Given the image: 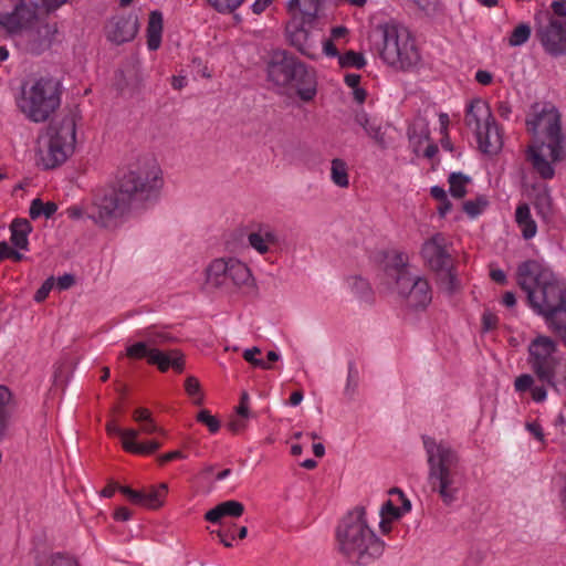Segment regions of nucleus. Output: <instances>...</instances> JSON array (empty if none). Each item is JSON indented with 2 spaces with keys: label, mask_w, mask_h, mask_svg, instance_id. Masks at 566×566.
<instances>
[{
  "label": "nucleus",
  "mask_w": 566,
  "mask_h": 566,
  "mask_svg": "<svg viewBox=\"0 0 566 566\" xmlns=\"http://www.w3.org/2000/svg\"><path fill=\"white\" fill-rule=\"evenodd\" d=\"M516 282L535 313L566 347V282L545 263L527 260L516 269Z\"/></svg>",
  "instance_id": "f257e3e1"
},
{
  "label": "nucleus",
  "mask_w": 566,
  "mask_h": 566,
  "mask_svg": "<svg viewBox=\"0 0 566 566\" xmlns=\"http://www.w3.org/2000/svg\"><path fill=\"white\" fill-rule=\"evenodd\" d=\"M337 552L350 564L368 566L379 559L386 543L370 525L367 509L358 504L339 518L335 527Z\"/></svg>",
  "instance_id": "f03ea898"
},
{
  "label": "nucleus",
  "mask_w": 566,
  "mask_h": 566,
  "mask_svg": "<svg viewBox=\"0 0 566 566\" xmlns=\"http://www.w3.org/2000/svg\"><path fill=\"white\" fill-rule=\"evenodd\" d=\"M426 452L428 484L444 505L453 504L464 484V470L458 451L444 439L421 436Z\"/></svg>",
  "instance_id": "7ed1b4c3"
},
{
  "label": "nucleus",
  "mask_w": 566,
  "mask_h": 566,
  "mask_svg": "<svg viewBox=\"0 0 566 566\" xmlns=\"http://www.w3.org/2000/svg\"><path fill=\"white\" fill-rule=\"evenodd\" d=\"M67 0H18L10 12L0 11V33H18L21 30L32 31V50L36 53L50 46L56 24L48 21V14L56 10Z\"/></svg>",
  "instance_id": "20e7f679"
},
{
  "label": "nucleus",
  "mask_w": 566,
  "mask_h": 566,
  "mask_svg": "<svg viewBox=\"0 0 566 566\" xmlns=\"http://www.w3.org/2000/svg\"><path fill=\"white\" fill-rule=\"evenodd\" d=\"M62 82L53 76L42 75L23 80L13 94L17 111L30 123L42 124L61 107Z\"/></svg>",
  "instance_id": "39448f33"
},
{
  "label": "nucleus",
  "mask_w": 566,
  "mask_h": 566,
  "mask_svg": "<svg viewBox=\"0 0 566 566\" xmlns=\"http://www.w3.org/2000/svg\"><path fill=\"white\" fill-rule=\"evenodd\" d=\"M268 80L276 91L287 97L311 101L316 94V80L294 55L283 50L270 55L266 66Z\"/></svg>",
  "instance_id": "423d86ee"
},
{
  "label": "nucleus",
  "mask_w": 566,
  "mask_h": 566,
  "mask_svg": "<svg viewBox=\"0 0 566 566\" xmlns=\"http://www.w3.org/2000/svg\"><path fill=\"white\" fill-rule=\"evenodd\" d=\"M120 193L134 212L154 206L161 193L164 177L155 159H145L132 167L119 180Z\"/></svg>",
  "instance_id": "0eeeda50"
},
{
  "label": "nucleus",
  "mask_w": 566,
  "mask_h": 566,
  "mask_svg": "<svg viewBox=\"0 0 566 566\" xmlns=\"http://www.w3.org/2000/svg\"><path fill=\"white\" fill-rule=\"evenodd\" d=\"M80 116L71 109L61 118L52 122L46 135L40 139L36 149V165L43 169H53L66 161L76 144V125Z\"/></svg>",
  "instance_id": "6e6552de"
},
{
  "label": "nucleus",
  "mask_w": 566,
  "mask_h": 566,
  "mask_svg": "<svg viewBox=\"0 0 566 566\" xmlns=\"http://www.w3.org/2000/svg\"><path fill=\"white\" fill-rule=\"evenodd\" d=\"M291 15L285 25V35L292 46L310 57L317 56L318 0H290Z\"/></svg>",
  "instance_id": "1a4fd4ad"
},
{
  "label": "nucleus",
  "mask_w": 566,
  "mask_h": 566,
  "mask_svg": "<svg viewBox=\"0 0 566 566\" xmlns=\"http://www.w3.org/2000/svg\"><path fill=\"white\" fill-rule=\"evenodd\" d=\"M385 276L392 282L395 290L413 310L426 308L432 301V292L428 281L412 275L408 270V255L392 252L386 256Z\"/></svg>",
  "instance_id": "9d476101"
},
{
  "label": "nucleus",
  "mask_w": 566,
  "mask_h": 566,
  "mask_svg": "<svg viewBox=\"0 0 566 566\" xmlns=\"http://www.w3.org/2000/svg\"><path fill=\"white\" fill-rule=\"evenodd\" d=\"M375 34L385 63L401 71H409L419 64L420 53L407 29L384 23L376 27Z\"/></svg>",
  "instance_id": "9b49d317"
},
{
  "label": "nucleus",
  "mask_w": 566,
  "mask_h": 566,
  "mask_svg": "<svg viewBox=\"0 0 566 566\" xmlns=\"http://www.w3.org/2000/svg\"><path fill=\"white\" fill-rule=\"evenodd\" d=\"M137 336L143 340L127 346L125 355L128 358H146L148 364L157 366L160 371H167L169 368L178 373L184 370V356L178 350L159 349L172 339L167 331L151 326L138 331Z\"/></svg>",
  "instance_id": "f8f14e48"
},
{
  "label": "nucleus",
  "mask_w": 566,
  "mask_h": 566,
  "mask_svg": "<svg viewBox=\"0 0 566 566\" xmlns=\"http://www.w3.org/2000/svg\"><path fill=\"white\" fill-rule=\"evenodd\" d=\"M528 132L535 136L545 135L548 139L546 147L549 149L552 161H560L566 156L560 132V114L551 103H535L526 118Z\"/></svg>",
  "instance_id": "ddd939ff"
},
{
  "label": "nucleus",
  "mask_w": 566,
  "mask_h": 566,
  "mask_svg": "<svg viewBox=\"0 0 566 566\" xmlns=\"http://www.w3.org/2000/svg\"><path fill=\"white\" fill-rule=\"evenodd\" d=\"M134 213L119 187L96 190L88 202L86 217L98 227L113 229Z\"/></svg>",
  "instance_id": "4468645a"
},
{
  "label": "nucleus",
  "mask_w": 566,
  "mask_h": 566,
  "mask_svg": "<svg viewBox=\"0 0 566 566\" xmlns=\"http://www.w3.org/2000/svg\"><path fill=\"white\" fill-rule=\"evenodd\" d=\"M527 353V364L537 379L557 389L555 380L564 367L557 342L549 336L537 335L530 342Z\"/></svg>",
  "instance_id": "2eb2a0df"
},
{
  "label": "nucleus",
  "mask_w": 566,
  "mask_h": 566,
  "mask_svg": "<svg viewBox=\"0 0 566 566\" xmlns=\"http://www.w3.org/2000/svg\"><path fill=\"white\" fill-rule=\"evenodd\" d=\"M465 125L475 134L480 149L485 154H496L502 147V137L495 125L489 104L480 98L467 107Z\"/></svg>",
  "instance_id": "dca6fc26"
},
{
  "label": "nucleus",
  "mask_w": 566,
  "mask_h": 566,
  "mask_svg": "<svg viewBox=\"0 0 566 566\" xmlns=\"http://www.w3.org/2000/svg\"><path fill=\"white\" fill-rule=\"evenodd\" d=\"M206 281L213 287L230 290L248 286L253 279L250 269L243 262L234 258H220L208 265Z\"/></svg>",
  "instance_id": "f3484780"
},
{
  "label": "nucleus",
  "mask_w": 566,
  "mask_h": 566,
  "mask_svg": "<svg viewBox=\"0 0 566 566\" xmlns=\"http://www.w3.org/2000/svg\"><path fill=\"white\" fill-rule=\"evenodd\" d=\"M116 490H119L130 503L150 510H156L164 504L168 488L167 484L160 483L157 486H149L143 490H133L129 486H118L116 483L107 484L101 492L104 497H112Z\"/></svg>",
  "instance_id": "a211bd4d"
},
{
  "label": "nucleus",
  "mask_w": 566,
  "mask_h": 566,
  "mask_svg": "<svg viewBox=\"0 0 566 566\" xmlns=\"http://www.w3.org/2000/svg\"><path fill=\"white\" fill-rule=\"evenodd\" d=\"M536 35L545 52L549 55L560 56L566 54V21L551 15L547 24L536 29Z\"/></svg>",
  "instance_id": "6ab92c4d"
},
{
  "label": "nucleus",
  "mask_w": 566,
  "mask_h": 566,
  "mask_svg": "<svg viewBox=\"0 0 566 566\" xmlns=\"http://www.w3.org/2000/svg\"><path fill=\"white\" fill-rule=\"evenodd\" d=\"M450 243L444 234L434 233L426 240L421 248V255L433 271L452 269L453 260L449 251Z\"/></svg>",
  "instance_id": "aec40b11"
},
{
  "label": "nucleus",
  "mask_w": 566,
  "mask_h": 566,
  "mask_svg": "<svg viewBox=\"0 0 566 566\" xmlns=\"http://www.w3.org/2000/svg\"><path fill=\"white\" fill-rule=\"evenodd\" d=\"M106 430L112 436H118L122 441L123 449L129 453L148 455L157 451L161 444L157 441L138 442L139 431L136 429H122L116 423L106 424Z\"/></svg>",
  "instance_id": "412c9836"
},
{
  "label": "nucleus",
  "mask_w": 566,
  "mask_h": 566,
  "mask_svg": "<svg viewBox=\"0 0 566 566\" xmlns=\"http://www.w3.org/2000/svg\"><path fill=\"white\" fill-rule=\"evenodd\" d=\"M248 242L259 254L265 255L280 248L281 237L273 226L260 223L249 232Z\"/></svg>",
  "instance_id": "4be33fe9"
},
{
  "label": "nucleus",
  "mask_w": 566,
  "mask_h": 566,
  "mask_svg": "<svg viewBox=\"0 0 566 566\" xmlns=\"http://www.w3.org/2000/svg\"><path fill=\"white\" fill-rule=\"evenodd\" d=\"M137 31L138 19L133 13L116 15L106 25V36L115 44L132 41L137 34Z\"/></svg>",
  "instance_id": "5701e85b"
},
{
  "label": "nucleus",
  "mask_w": 566,
  "mask_h": 566,
  "mask_svg": "<svg viewBox=\"0 0 566 566\" xmlns=\"http://www.w3.org/2000/svg\"><path fill=\"white\" fill-rule=\"evenodd\" d=\"M354 122L360 126L366 135L381 149L387 148L385 132L381 123L377 118L369 116L364 109H358L354 114Z\"/></svg>",
  "instance_id": "b1692460"
},
{
  "label": "nucleus",
  "mask_w": 566,
  "mask_h": 566,
  "mask_svg": "<svg viewBox=\"0 0 566 566\" xmlns=\"http://www.w3.org/2000/svg\"><path fill=\"white\" fill-rule=\"evenodd\" d=\"M244 506L242 503L229 500L224 501L218 505H216L213 509L209 510L205 518L213 524L221 523L222 518L224 517H239L243 514Z\"/></svg>",
  "instance_id": "393cba45"
},
{
  "label": "nucleus",
  "mask_w": 566,
  "mask_h": 566,
  "mask_svg": "<svg viewBox=\"0 0 566 566\" xmlns=\"http://www.w3.org/2000/svg\"><path fill=\"white\" fill-rule=\"evenodd\" d=\"M546 147L544 143L539 145H532L527 149V160L531 161L534 170L543 179H552L555 175V169L552 164L543 156V148Z\"/></svg>",
  "instance_id": "a878e982"
},
{
  "label": "nucleus",
  "mask_w": 566,
  "mask_h": 566,
  "mask_svg": "<svg viewBox=\"0 0 566 566\" xmlns=\"http://www.w3.org/2000/svg\"><path fill=\"white\" fill-rule=\"evenodd\" d=\"M164 19L159 11H151L147 24V46L150 51H156L161 44Z\"/></svg>",
  "instance_id": "bb28decb"
},
{
  "label": "nucleus",
  "mask_w": 566,
  "mask_h": 566,
  "mask_svg": "<svg viewBox=\"0 0 566 566\" xmlns=\"http://www.w3.org/2000/svg\"><path fill=\"white\" fill-rule=\"evenodd\" d=\"M515 221L521 229L524 239L530 240L535 237L537 232V226L535 220L532 218L527 203H521L517 206L515 211Z\"/></svg>",
  "instance_id": "cd10ccee"
},
{
  "label": "nucleus",
  "mask_w": 566,
  "mask_h": 566,
  "mask_svg": "<svg viewBox=\"0 0 566 566\" xmlns=\"http://www.w3.org/2000/svg\"><path fill=\"white\" fill-rule=\"evenodd\" d=\"M10 230L13 245L21 250H28V235L32 230L30 222L27 219H17L12 222Z\"/></svg>",
  "instance_id": "c85d7f7f"
},
{
  "label": "nucleus",
  "mask_w": 566,
  "mask_h": 566,
  "mask_svg": "<svg viewBox=\"0 0 566 566\" xmlns=\"http://www.w3.org/2000/svg\"><path fill=\"white\" fill-rule=\"evenodd\" d=\"M260 355L261 349L258 347H253L244 350L243 358L252 366L262 369H270L272 364L277 361L280 358L279 354L274 350H270L265 358L259 357Z\"/></svg>",
  "instance_id": "c756f323"
},
{
  "label": "nucleus",
  "mask_w": 566,
  "mask_h": 566,
  "mask_svg": "<svg viewBox=\"0 0 566 566\" xmlns=\"http://www.w3.org/2000/svg\"><path fill=\"white\" fill-rule=\"evenodd\" d=\"M12 411V395L6 386H0V437L8 428Z\"/></svg>",
  "instance_id": "7c9ffc66"
},
{
  "label": "nucleus",
  "mask_w": 566,
  "mask_h": 566,
  "mask_svg": "<svg viewBox=\"0 0 566 566\" xmlns=\"http://www.w3.org/2000/svg\"><path fill=\"white\" fill-rule=\"evenodd\" d=\"M534 206L539 216H542L545 219L551 217L553 199L551 197L548 188L545 187L536 192Z\"/></svg>",
  "instance_id": "2f4dec72"
},
{
  "label": "nucleus",
  "mask_w": 566,
  "mask_h": 566,
  "mask_svg": "<svg viewBox=\"0 0 566 566\" xmlns=\"http://www.w3.org/2000/svg\"><path fill=\"white\" fill-rule=\"evenodd\" d=\"M470 178L461 172H452L449 176V191L453 198L461 199L467 195V186Z\"/></svg>",
  "instance_id": "473e14b6"
},
{
  "label": "nucleus",
  "mask_w": 566,
  "mask_h": 566,
  "mask_svg": "<svg viewBox=\"0 0 566 566\" xmlns=\"http://www.w3.org/2000/svg\"><path fill=\"white\" fill-rule=\"evenodd\" d=\"M347 170V165L344 160L336 158L332 161L331 178L336 186L340 188L348 187L349 180Z\"/></svg>",
  "instance_id": "72a5a7b5"
},
{
  "label": "nucleus",
  "mask_w": 566,
  "mask_h": 566,
  "mask_svg": "<svg viewBox=\"0 0 566 566\" xmlns=\"http://www.w3.org/2000/svg\"><path fill=\"white\" fill-rule=\"evenodd\" d=\"M347 285L350 289V291L359 298L367 300L370 295V285L369 283L359 275H352L348 276Z\"/></svg>",
  "instance_id": "f704fd0d"
},
{
  "label": "nucleus",
  "mask_w": 566,
  "mask_h": 566,
  "mask_svg": "<svg viewBox=\"0 0 566 566\" xmlns=\"http://www.w3.org/2000/svg\"><path fill=\"white\" fill-rule=\"evenodd\" d=\"M57 210V206L54 202H42L40 199H33L30 206L31 219H38L41 216L46 218L52 217Z\"/></svg>",
  "instance_id": "c9c22d12"
},
{
  "label": "nucleus",
  "mask_w": 566,
  "mask_h": 566,
  "mask_svg": "<svg viewBox=\"0 0 566 566\" xmlns=\"http://www.w3.org/2000/svg\"><path fill=\"white\" fill-rule=\"evenodd\" d=\"M531 33L532 30L527 23H520L514 28L511 35L509 36V45L521 46L525 44L528 41Z\"/></svg>",
  "instance_id": "e433bc0d"
},
{
  "label": "nucleus",
  "mask_w": 566,
  "mask_h": 566,
  "mask_svg": "<svg viewBox=\"0 0 566 566\" xmlns=\"http://www.w3.org/2000/svg\"><path fill=\"white\" fill-rule=\"evenodd\" d=\"M338 64L340 67L361 69L365 66L366 60L361 53H357L355 51H347L345 54L339 55Z\"/></svg>",
  "instance_id": "4c0bfd02"
},
{
  "label": "nucleus",
  "mask_w": 566,
  "mask_h": 566,
  "mask_svg": "<svg viewBox=\"0 0 566 566\" xmlns=\"http://www.w3.org/2000/svg\"><path fill=\"white\" fill-rule=\"evenodd\" d=\"M358 384H359V373H358L357 368L354 366V364L350 363L348 366L347 381H346V386L344 389V395L348 399L354 398V396L357 391V388H358Z\"/></svg>",
  "instance_id": "58836bf2"
},
{
  "label": "nucleus",
  "mask_w": 566,
  "mask_h": 566,
  "mask_svg": "<svg viewBox=\"0 0 566 566\" xmlns=\"http://www.w3.org/2000/svg\"><path fill=\"white\" fill-rule=\"evenodd\" d=\"M185 390L188 396L192 399L195 405L200 406L203 402V396L201 394L199 380L193 377H187L185 381Z\"/></svg>",
  "instance_id": "ea45409f"
},
{
  "label": "nucleus",
  "mask_w": 566,
  "mask_h": 566,
  "mask_svg": "<svg viewBox=\"0 0 566 566\" xmlns=\"http://www.w3.org/2000/svg\"><path fill=\"white\" fill-rule=\"evenodd\" d=\"M124 76H125L126 83H125V85H122L120 83L118 84V88L120 91H124L126 87L129 88V91H132V92L139 88L143 77L137 67L133 66L130 70L127 71V74Z\"/></svg>",
  "instance_id": "a19ab883"
},
{
  "label": "nucleus",
  "mask_w": 566,
  "mask_h": 566,
  "mask_svg": "<svg viewBox=\"0 0 566 566\" xmlns=\"http://www.w3.org/2000/svg\"><path fill=\"white\" fill-rule=\"evenodd\" d=\"M488 206V200L485 197L481 196L475 198L474 200H468L463 203V210L471 218L479 216Z\"/></svg>",
  "instance_id": "79ce46f5"
},
{
  "label": "nucleus",
  "mask_w": 566,
  "mask_h": 566,
  "mask_svg": "<svg viewBox=\"0 0 566 566\" xmlns=\"http://www.w3.org/2000/svg\"><path fill=\"white\" fill-rule=\"evenodd\" d=\"M220 13H231L237 10L245 0H207Z\"/></svg>",
  "instance_id": "37998d69"
},
{
  "label": "nucleus",
  "mask_w": 566,
  "mask_h": 566,
  "mask_svg": "<svg viewBox=\"0 0 566 566\" xmlns=\"http://www.w3.org/2000/svg\"><path fill=\"white\" fill-rule=\"evenodd\" d=\"M46 566H80L78 560L65 553L52 554L46 562Z\"/></svg>",
  "instance_id": "c03bdc74"
},
{
  "label": "nucleus",
  "mask_w": 566,
  "mask_h": 566,
  "mask_svg": "<svg viewBox=\"0 0 566 566\" xmlns=\"http://www.w3.org/2000/svg\"><path fill=\"white\" fill-rule=\"evenodd\" d=\"M451 270L452 269L441 271L444 273L441 279L442 289L449 294L454 293L460 287V282Z\"/></svg>",
  "instance_id": "a18cd8bd"
},
{
  "label": "nucleus",
  "mask_w": 566,
  "mask_h": 566,
  "mask_svg": "<svg viewBox=\"0 0 566 566\" xmlns=\"http://www.w3.org/2000/svg\"><path fill=\"white\" fill-rule=\"evenodd\" d=\"M197 420L205 426L211 433H217L220 429V421L213 417L207 409H202L197 415Z\"/></svg>",
  "instance_id": "49530a36"
},
{
  "label": "nucleus",
  "mask_w": 566,
  "mask_h": 566,
  "mask_svg": "<svg viewBox=\"0 0 566 566\" xmlns=\"http://www.w3.org/2000/svg\"><path fill=\"white\" fill-rule=\"evenodd\" d=\"M534 387V378L530 374H522L516 377L514 381V388L517 392H525L532 390Z\"/></svg>",
  "instance_id": "de8ad7c7"
},
{
  "label": "nucleus",
  "mask_w": 566,
  "mask_h": 566,
  "mask_svg": "<svg viewBox=\"0 0 566 566\" xmlns=\"http://www.w3.org/2000/svg\"><path fill=\"white\" fill-rule=\"evenodd\" d=\"M6 259H11L15 262H20L23 259V255L11 248L6 241L0 242V261Z\"/></svg>",
  "instance_id": "09e8293b"
},
{
  "label": "nucleus",
  "mask_w": 566,
  "mask_h": 566,
  "mask_svg": "<svg viewBox=\"0 0 566 566\" xmlns=\"http://www.w3.org/2000/svg\"><path fill=\"white\" fill-rule=\"evenodd\" d=\"M380 516L391 520H398L401 516V510L390 500L386 501L380 507Z\"/></svg>",
  "instance_id": "8fccbe9b"
},
{
  "label": "nucleus",
  "mask_w": 566,
  "mask_h": 566,
  "mask_svg": "<svg viewBox=\"0 0 566 566\" xmlns=\"http://www.w3.org/2000/svg\"><path fill=\"white\" fill-rule=\"evenodd\" d=\"M54 286V279L53 277H50L42 285L41 287L35 292V295H34V300L36 302H43L50 294V292L52 291Z\"/></svg>",
  "instance_id": "3c124183"
},
{
  "label": "nucleus",
  "mask_w": 566,
  "mask_h": 566,
  "mask_svg": "<svg viewBox=\"0 0 566 566\" xmlns=\"http://www.w3.org/2000/svg\"><path fill=\"white\" fill-rule=\"evenodd\" d=\"M274 3V0H255L250 9L253 14L261 15L264 13L268 9H270Z\"/></svg>",
  "instance_id": "603ef678"
},
{
  "label": "nucleus",
  "mask_w": 566,
  "mask_h": 566,
  "mask_svg": "<svg viewBox=\"0 0 566 566\" xmlns=\"http://www.w3.org/2000/svg\"><path fill=\"white\" fill-rule=\"evenodd\" d=\"M87 203H83L82 206H71L66 209L67 217L71 219H81L86 216Z\"/></svg>",
  "instance_id": "864d4df0"
},
{
  "label": "nucleus",
  "mask_w": 566,
  "mask_h": 566,
  "mask_svg": "<svg viewBox=\"0 0 566 566\" xmlns=\"http://www.w3.org/2000/svg\"><path fill=\"white\" fill-rule=\"evenodd\" d=\"M526 429L531 434L534 436L535 439H537L541 442L544 441L543 428L538 422H536V421L527 422Z\"/></svg>",
  "instance_id": "5fc2aeb1"
},
{
  "label": "nucleus",
  "mask_w": 566,
  "mask_h": 566,
  "mask_svg": "<svg viewBox=\"0 0 566 566\" xmlns=\"http://www.w3.org/2000/svg\"><path fill=\"white\" fill-rule=\"evenodd\" d=\"M151 418H153L151 412L148 409L143 408V407L135 409L133 412V419L139 424L145 421H148Z\"/></svg>",
  "instance_id": "6e6d98bb"
},
{
  "label": "nucleus",
  "mask_w": 566,
  "mask_h": 566,
  "mask_svg": "<svg viewBox=\"0 0 566 566\" xmlns=\"http://www.w3.org/2000/svg\"><path fill=\"white\" fill-rule=\"evenodd\" d=\"M482 322H483L484 329L491 331V329L495 328V326L497 324V317L490 312H485L482 316Z\"/></svg>",
  "instance_id": "4d7b16f0"
},
{
  "label": "nucleus",
  "mask_w": 566,
  "mask_h": 566,
  "mask_svg": "<svg viewBox=\"0 0 566 566\" xmlns=\"http://www.w3.org/2000/svg\"><path fill=\"white\" fill-rule=\"evenodd\" d=\"M139 427H140V431L144 433H147V434H151L155 432L164 433V431L160 428H158V426L155 423L153 418L149 419L148 421L140 423Z\"/></svg>",
  "instance_id": "13d9d810"
},
{
  "label": "nucleus",
  "mask_w": 566,
  "mask_h": 566,
  "mask_svg": "<svg viewBox=\"0 0 566 566\" xmlns=\"http://www.w3.org/2000/svg\"><path fill=\"white\" fill-rule=\"evenodd\" d=\"M551 8L555 15L558 18H565L566 17V1H553L551 4Z\"/></svg>",
  "instance_id": "bf43d9fd"
},
{
  "label": "nucleus",
  "mask_w": 566,
  "mask_h": 566,
  "mask_svg": "<svg viewBox=\"0 0 566 566\" xmlns=\"http://www.w3.org/2000/svg\"><path fill=\"white\" fill-rule=\"evenodd\" d=\"M245 426H247V418H241L238 415H237L235 419H232L229 422L230 430L235 433L242 431L245 428Z\"/></svg>",
  "instance_id": "052dcab7"
},
{
  "label": "nucleus",
  "mask_w": 566,
  "mask_h": 566,
  "mask_svg": "<svg viewBox=\"0 0 566 566\" xmlns=\"http://www.w3.org/2000/svg\"><path fill=\"white\" fill-rule=\"evenodd\" d=\"M531 392L533 400L536 402H543L547 397V391L543 386H534Z\"/></svg>",
  "instance_id": "680f3d73"
},
{
  "label": "nucleus",
  "mask_w": 566,
  "mask_h": 566,
  "mask_svg": "<svg viewBox=\"0 0 566 566\" xmlns=\"http://www.w3.org/2000/svg\"><path fill=\"white\" fill-rule=\"evenodd\" d=\"M132 511L125 506L117 507L114 512V518L119 522H126L130 520Z\"/></svg>",
  "instance_id": "e2e57ef3"
},
{
  "label": "nucleus",
  "mask_w": 566,
  "mask_h": 566,
  "mask_svg": "<svg viewBox=\"0 0 566 566\" xmlns=\"http://www.w3.org/2000/svg\"><path fill=\"white\" fill-rule=\"evenodd\" d=\"M323 52L327 55V56H332V57H339V52L337 50V48L335 46V44L333 43V40L329 39L327 41L324 42V45H323Z\"/></svg>",
  "instance_id": "0e129e2a"
},
{
  "label": "nucleus",
  "mask_w": 566,
  "mask_h": 566,
  "mask_svg": "<svg viewBox=\"0 0 566 566\" xmlns=\"http://www.w3.org/2000/svg\"><path fill=\"white\" fill-rule=\"evenodd\" d=\"M492 74L488 71H484V70H479L476 73H475V80L478 83L482 84V85H489L491 82H492Z\"/></svg>",
  "instance_id": "69168bd1"
},
{
  "label": "nucleus",
  "mask_w": 566,
  "mask_h": 566,
  "mask_svg": "<svg viewBox=\"0 0 566 566\" xmlns=\"http://www.w3.org/2000/svg\"><path fill=\"white\" fill-rule=\"evenodd\" d=\"M74 283V277L70 274H64L57 279V286L60 290H67L70 289Z\"/></svg>",
  "instance_id": "338daca9"
},
{
  "label": "nucleus",
  "mask_w": 566,
  "mask_h": 566,
  "mask_svg": "<svg viewBox=\"0 0 566 566\" xmlns=\"http://www.w3.org/2000/svg\"><path fill=\"white\" fill-rule=\"evenodd\" d=\"M185 455L181 451L179 450H176V451H171V452H167L165 454H163L160 458H159V461L161 464L164 463H167L169 461H172V460H176V459H184Z\"/></svg>",
  "instance_id": "774afa93"
}]
</instances>
